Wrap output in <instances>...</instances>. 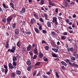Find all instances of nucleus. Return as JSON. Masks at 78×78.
Wrapping results in <instances>:
<instances>
[{"label": "nucleus", "instance_id": "obj_1", "mask_svg": "<svg viewBox=\"0 0 78 78\" xmlns=\"http://www.w3.org/2000/svg\"><path fill=\"white\" fill-rule=\"evenodd\" d=\"M32 47L33 48L35 47L34 50V54L37 55H39V52L38 51H37V44H33L32 45Z\"/></svg>", "mask_w": 78, "mask_h": 78}, {"label": "nucleus", "instance_id": "obj_2", "mask_svg": "<svg viewBox=\"0 0 78 78\" xmlns=\"http://www.w3.org/2000/svg\"><path fill=\"white\" fill-rule=\"evenodd\" d=\"M12 17L11 16H9L6 19L7 22V23L9 24L11 22V21L12 20Z\"/></svg>", "mask_w": 78, "mask_h": 78}, {"label": "nucleus", "instance_id": "obj_3", "mask_svg": "<svg viewBox=\"0 0 78 78\" xmlns=\"http://www.w3.org/2000/svg\"><path fill=\"white\" fill-rule=\"evenodd\" d=\"M43 56H44V54L42 53L41 51H40L38 55V56L39 57V58H40V59H42Z\"/></svg>", "mask_w": 78, "mask_h": 78}, {"label": "nucleus", "instance_id": "obj_4", "mask_svg": "<svg viewBox=\"0 0 78 78\" xmlns=\"http://www.w3.org/2000/svg\"><path fill=\"white\" fill-rule=\"evenodd\" d=\"M9 67L10 69H15V67L12 65L11 63H9L8 64Z\"/></svg>", "mask_w": 78, "mask_h": 78}, {"label": "nucleus", "instance_id": "obj_5", "mask_svg": "<svg viewBox=\"0 0 78 78\" xmlns=\"http://www.w3.org/2000/svg\"><path fill=\"white\" fill-rule=\"evenodd\" d=\"M16 50V48H15V46H13L12 47V48L11 49L10 51L12 53H14L15 52V51Z\"/></svg>", "mask_w": 78, "mask_h": 78}, {"label": "nucleus", "instance_id": "obj_6", "mask_svg": "<svg viewBox=\"0 0 78 78\" xmlns=\"http://www.w3.org/2000/svg\"><path fill=\"white\" fill-rule=\"evenodd\" d=\"M19 33H20V31H19V30L17 29H15V34H16V35H18V34H19Z\"/></svg>", "mask_w": 78, "mask_h": 78}, {"label": "nucleus", "instance_id": "obj_7", "mask_svg": "<svg viewBox=\"0 0 78 78\" xmlns=\"http://www.w3.org/2000/svg\"><path fill=\"white\" fill-rule=\"evenodd\" d=\"M27 50L28 51H30V50H31V45L30 44H29L27 48Z\"/></svg>", "mask_w": 78, "mask_h": 78}, {"label": "nucleus", "instance_id": "obj_8", "mask_svg": "<svg viewBox=\"0 0 78 78\" xmlns=\"http://www.w3.org/2000/svg\"><path fill=\"white\" fill-rule=\"evenodd\" d=\"M36 22V20L34 18L31 19V20L30 21V23L31 24H33L34 22Z\"/></svg>", "mask_w": 78, "mask_h": 78}, {"label": "nucleus", "instance_id": "obj_9", "mask_svg": "<svg viewBox=\"0 0 78 78\" xmlns=\"http://www.w3.org/2000/svg\"><path fill=\"white\" fill-rule=\"evenodd\" d=\"M49 1V5H51V6H55V4L54 3H53V2L51 1V0H48Z\"/></svg>", "mask_w": 78, "mask_h": 78}, {"label": "nucleus", "instance_id": "obj_10", "mask_svg": "<svg viewBox=\"0 0 78 78\" xmlns=\"http://www.w3.org/2000/svg\"><path fill=\"white\" fill-rule=\"evenodd\" d=\"M2 6H3V8H5V9H8V8H9V7H8V5L6 6V5H5V3L3 4Z\"/></svg>", "mask_w": 78, "mask_h": 78}, {"label": "nucleus", "instance_id": "obj_11", "mask_svg": "<svg viewBox=\"0 0 78 78\" xmlns=\"http://www.w3.org/2000/svg\"><path fill=\"white\" fill-rule=\"evenodd\" d=\"M34 30L35 31L36 33H37V34L39 33V29L37 28H34Z\"/></svg>", "mask_w": 78, "mask_h": 78}, {"label": "nucleus", "instance_id": "obj_12", "mask_svg": "<svg viewBox=\"0 0 78 78\" xmlns=\"http://www.w3.org/2000/svg\"><path fill=\"white\" fill-rule=\"evenodd\" d=\"M67 37L66 36H62L61 37V40L64 41L66 39Z\"/></svg>", "mask_w": 78, "mask_h": 78}, {"label": "nucleus", "instance_id": "obj_13", "mask_svg": "<svg viewBox=\"0 0 78 78\" xmlns=\"http://www.w3.org/2000/svg\"><path fill=\"white\" fill-rule=\"evenodd\" d=\"M53 19V20L52 21V22L53 23H55V21H57V18L55 17H54L52 18Z\"/></svg>", "mask_w": 78, "mask_h": 78}, {"label": "nucleus", "instance_id": "obj_14", "mask_svg": "<svg viewBox=\"0 0 78 78\" xmlns=\"http://www.w3.org/2000/svg\"><path fill=\"white\" fill-rule=\"evenodd\" d=\"M61 63L62 64V65L63 66H67V63L65 62L64 61H61Z\"/></svg>", "mask_w": 78, "mask_h": 78}, {"label": "nucleus", "instance_id": "obj_15", "mask_svg": "<svg viewBox=\"0 0 78 78\" xmlns=\"http://www.w3.org/2000/svg\"><path fill=\"white\" fill-rule=\"evenodd\" d=\"M52 57H54V58H57L58 57V55H57L56 54V53H52Z\"/></svg>", "mask_w": 78, "mask_h": 78}, {"label": "nucleus", "instance_id": "obj_16", "mask_svg": "<svg viewBox=\"0 0 78 78\" xmlns=\"http://www.w3.org/2000/svg\"><path fill=\"white\" fill-rule=\"evenodd\" d=\"M67 50L69 51H71L72 52H73V48H67Z\"/></svg>", "mask_w": 78, "mask_h": 78}, {"label": "nucleus", "instance_id": "obj_17", "mask_svg": "<svg viewBox=\"0 0 78 78\" xmlns=\"http://www.w3.org/2000/svg\"><path fill=\"white\" fill-rule=\"evenodd\" d=\"M43 59L44 60L45 62H47V61H48V58L44 56L43 57Z\"/></svg>", "mask_w": 78, "mask_h": 78}, {"label": "nucleus", "instance_id": "obj_18", "mask_svg": "<svg viewBox=\"0 0 78 78\" xmlns=\"http://www.w3.org/2000/svg\"><path fill=\"white\" fill-rule=\"evenodd\" d=\"M65 7H67L68 6V2H65L63 3Z\"/></svg>", "mask_w": 78, "mask_h": 78}, {"label": "nucleus", "instance_id": "obj_19", "mask_svg": "<svg viewBox=\"0 0 78 78\" xmlns=\"http://www.w3.org/2000/svg\"><path fill=\"white\" fill-rule=\"evenodd\" d=\"M47 24L48 26V27H51V23L49 21H48L47 22Z\"/></svg>", "mask_w": 78, "mask_h": 78}, {"label": "nucleus", "instance_id": "obj_20", "mask_svg": "<svg viewBox=\"0 0 78 78\" xmlns=\"http://www.w3.org/2000/svg\"><path fill=\"white\" fill-rule=\"evenodd\" d=\"M16 26V23H15L12 24V27L13 29H15Z\"/></svg>", "mask_w": 78, "mask_h": 78}, {"label": "nucleus", "instance_id": "obj_21", "mask_svg": "<svg viewBox=\"0 0 78 78\" xmlns=\"http://www.w3.org/2000/svg\"><path fill=\"white\" fill-rule=\"evenodd\" d=\"M20 73H21V71H20L17 70L16 71V75H20Z\"/></svg>", "mask_w": 78, "mask_h": 78}, {"label": "nucleus", "instance_id": "obj_22", "mask_svg": "<svg viewBox=\"0 0 78 78\" xmlns=\"http://www.w3.org/2000/svg\"><path fill=\"white\" fill-rule=\"evenodd\" d=\"M13 61L15 62L16 61H17V57H16V56H14L13 57V59H12Z\"/></svg>", "mask_w": 78, "mask_h": 78}, {"label": "nucleus", "instance_id": "obj_23", "mask_svg": "<svg viewBox=\"0 0 78 78\" xmlns=\"http://www.w3.org/2000/svg\"><path fill=\"white\" fill-rule=\"evenodd\" d=\"M31 62L30 61V60H29L27 62V64L28 66H31Z\"/></svg>", "mask_w": 78, "mask_h": 78}, {"label": "nucleus", "instance_id": "obj_24", "mask_svg": "<svg viewBox=\"0 0 78 78\" xmlns=\"http://www.w3.org/2000/svg\"><path fill=\"white\" fill-rule=\"evenodd\" d=\"M21 42L20 40L17 42V45L18 47H20V45H21Z\"/></svg>", "mask_w": 78, "mask_h": 78}, {"label": "nucleus", "instance_id": "obj_25", "mask_svg": "<svg viewBox=\"0 0 78 78\" xmlns=\"http://www.w3.org/2000/svg\"><path fill=\"white\" fill-rule=\"evenodd\" d=\"M51 34L52 36H55L56 35V33L54 32H51Z\"/></svg>", "mask_w": 78, "mask_h": 78}, {"label": "nucleus", "instance_id": "obj_26", "mask_svg": "<svg viewBox=\"0 0 78 78\" xmlns=\"http://www.w3.org/2000/svg\"><path fill=\"white\" fill-rule=\"evenodd\" d=\"M52 50H53V51H55L56 53H57V52L58 51V49H55V48H52Z\"/></svg>", "mask_w": 78, "mask_h": 78}, {"label": "nucleus", "instance_id": "obj_27", "mask_svg": "<svg viewBox=\"0 0 78 78\" xmlns=\"http://www.w3.org/2000/svg\"><path fill=\"white\" fill-rule=\"evenodd\" d=\"M73 55L76 57V58H78V54H76L75 53H74Z\"/></svg>", "mask_w": 78, "mask_h": 78}, {"label": "nucleus", "instance_id": "obj_28", "mask_svg": "<svg viewBox=\"0 0 78 78\" xmlns=\"http://www.w3.org/2000/svg\"><path fill=\"white\" fill-rule=\"evenodd\" d=\"M69 65H70V66L71 67H74L75 63H73V64H72L71 62H70V63H69Z\"/></svg>", "mask_w": 78, "mask_h": 78}, {"label": "nucleus", "instance_id": "obj_29", "mask_svg": "<svg viewBox=\"0 0 78 78\" xmlns=\"http://www.w3.org/2000/svg\"><path fill=\"white\" fill-rule=\"evenodd\" d=\"M13 66L15 67V69H16V66H17V63H16V62H13Z\"/></svg>", "mask_w": 78, "mask_h": 78}, {"label": "nucleus", "instance_id": "obj_30", "mask_svg": "<svg viewBox=\"0 0 78 78\" xmlns=\"http://www.w3.org/2000/svg\"><path fill=\"white\" fill-rule=\"evenodd\" d=\"M33 15L35 18H36L37 19H39V17L37 15L34 14H33Z\"/></svg>", "mask_w": 78, "mask_h": 78}, {"label": "nucleus", "instance_id": "obj_31", "mask_svg": "<svg viewBox=\"0 0 78 78\" xmlns=\"http://www.w3.org/2000/svg\"><path fill=\"white\" fill-rule=\"evenodd\" d=\"M71 59L72 60V61H75L76 60V59L75 58L72 56H71Z\"/></svg>", "mask_w": 78, "mask_h": 78}, {"label": "nucleus", "instance_id": "obj_32", "mask_svg": "<svg viewBox=\"0 0 78 78\" xmlns=\"http://www.w3.org/2000/svg\"><path fill=\"white\" fill-rule=\"evenodd\" d=\"M21 11L23 12V13H24V12L26 11L25 8V7H23Z\"/></svg>", "mask_w": 78, "mask_h": 78}, {"label": "nucleus", "instance_id": "obj_33", "mask_svg": "<svg viewBox=\"0 0 78 78\" xmlns=\"http://www.w3.org/2000/svg\"><path fill=\"white\" fill-rule=\"evenodd\" d=\"M25 33L26 34H28V35H30L31 34V32L30 31H29V32L28 31H25Z\"/></svg>", "mask_w": 78, "mask_h": 78}, {"label": "nucleus", "instance_id": "obj_34", "mask_svg": "<svg viewBox=\"0 0 78 78\" xmlns=\"http://www.w3.org/2000/svg\"><path fill=\"white\" fill-rule=\"evenodd\" d=\"M44 0H41L40 1V3L41 4V5H42L44 4Z\"/></svg>", "mask_w": 78, "mask_h": 78}, {"label": "nucleus", "instance_id": "obj_35", "mask_svg": "<svg viewBox=\"0 0 78 78\" xmlns=\"http://www.w3.org/2000/svg\"><path fill=\"white\" fill-rule=\"evenodd\" d=\"M40 64L41 62H38L35 64V66H39V65H40Z\"/></svg>", "mask_w": 78, "mask_h": 78}, {"label": "nucleus", "instance_id": "obj_36", "mask_svg": "<svg viewBox=\"0 0 78 78\" xmlns=\"http://www.w3.org/2000/svg\"><path fill=\"white\" fill-rule=\"evenodd\" d=\"M44 48L46 50H48L49 49V47L48 46H46Z\"/></svg>", "mask_w": 78, "mask_h": 78}, {"label": "nucleus", "instance_id": "obj_37", "mask_svg": "<svg viewBox=\"0 0 78 78\" xmlns=\"http://www.w3.org/2000/svg\"><path fill=\"white\" fill-rule=\"evenodd\" d=\"M31 68L30 67V66H29L27 67V69L28 71H31Z\"/></svg>", "mask_w": 78, "mask_h": 78}, {"label": "nucleus", "instance_id": "obj_38", "mask_svg": "<svg viewBox=\"0 0 78 78\" xmlns=\"http://www.w3.org/2000/svg\"><path fill=\"white\" fill-rule=\"evenodd\" d=\"M6 19L5 18H4L2 19V22H3L6 23Z\"/></svg>", "mask_w": 78, "mask_h": 78}, {"label": "nucleus", "instance_id": "obj_39", "mask_svg": "<svg viewBox=\"0 0 78 78\" xmlns=\"http://www.w3.org/2000/svg\"><path fill=\"white\" fill-rule=\"evenodd\" d=\"M56 13H57V14H58V12L59 11V9H58V8H56L55 11Z\"/></svg>", "mask_w": 78, "mask_h": 78}, {"label": "nucleus", "instance_id": "obj_40", "mask_svg": "<svg viewBox=\"0 0 78 78\" xmlns=\"http://www.w3.org/2000/svg\"><path fill=\"white\" fill-rule=\"evenodd\" d=\"M5 47L6 48H9V43H7L6 44Z\"/></svg>", "mask_w": 78, "mask_h": 78}, {"label": "nucleus", "instance_id": "obj_41", "mask_svg": "<svg viewBox=\"0 0 78 78\" xmlns=\"http://www.w3.org/2000/svg\"><path fill=\"white\" fill-rule=\"evenodd\" d=\"M11 76L12 77H15L16 75H15V73H11Z\"/></svg>", "mask_w": 78, "mask_h": 78}, {"label": "nucleus", "instance_id": "obj_42", "mask_svg": "<svg viewBox=\"0 0 78 78\" xmlns=\"http://www.w3.org/2000/svg\"><path fill=\"white\" fill-rule=\"evenodd\" d=\"M36 73H37V71H36V70H35L33 73V76H34V75H36Z\"/></svg>", "mask_w": 78, "mask_h": 78}, {"label": "nucleus", "instance_id": "obj_43", "mask_svg": "<svg viewBox=\"0 0 78 78\" xmlns=\"http://www.w3.org/2000/svg\"><path fill=\"white\" fill-rule=\"evenodd\" d=\"M5 74H6L8 73V69H5Z\"/></svg>", "mask_w": 78, "mask_h": 78}, {"label": "nucleus", "instance_id": "obj_44", "mask_svg": "<svg viewBox=\"0 0 78 78\" xmlns=\"http://www.w3.org/2000/svg\"><path fill=\"white\" fill-rule=\"evenodd\" d=\"M10 5L12 8H14V5L13 4V3L11 2L10 3Z\"/></svg>", "mask_w": 78, "mask_h": 78}, {"label": "nucleus", "instance_id": "obj_45", "mask_svg": "<svg viewBox=\"0 0 78 78\" xmlns=\"http://www.w3.org/2000/svg\"><path fill=\"white\" fill-rule=\"evenodd\" d=\"M42 76L43 78H48L47 76H45V75L44 74H43V75H42Z\"/></svg>", "mask_w": 78, "mask_h": 78}, {"label": "nucleus", "instance_id": "obj_46", "mask_svg": "<svg viewBox=\"0 0 78 78\" xmlns=\"http://www.w3.org/2000/svg\"><path fill=\"white\" fill-rule=\"evenodd\" d=\"M36 58H37V55H34V57H33V59H36Z\"/></svg>", "mask_w": 78, "mask_h": 78}, {"label": "nucleus", "instance_id": "obj_47", "mask_svg": "<svg viewBox=\"0 0 78 78\" xmlns=\"http://www.w3.org/2000/svg\"><path fill=\"white\" fill-rule=\"evenodd\" d=\"M66 62H68V63H70V60H69V59H66Z\"/></svg>", "mask_w": 78, "mask_h": 78}, {"label": "nucleus", "instance_id": "obj_48", "mask_svg": "<svg viewBox=\"0 0 78 78\" xmlns=\"http://www.w3.org/2000/svg\"><path fill=\"white\" fill-rule=\"evenodd\" d=\"M20 15H23V12L21 10L20 12Z\"/></svg>", "mask_w": 78, "mask_h": 78}, {"label": "nucleus", "instance_id": "obj_49", "mask_svg": "<svg viewBox=\"0 0 78 78\" xmlns=\"http://www.w3.org/2000/svg\"><path fill=\"white\" fill-rule=\"evenodd\" d=\"M55 75H56V76H57V78H59V75H58V73L56 72L55 73Z\"/></svg>", "mask_w": 78, "mask_h": 78}, {"label": "nucleus", "instance_id": "obj_50", "mask_svg": "<svg viewBox=\"0 0 78 78\" xmlns=\"http://www.w3.org/2000/svg\"><path fill=\"white\" fill-rule=\"evenodd\" d=\"M7 30L8 31H9L11 30V28L9 27V26L8 27V28H7Z\"/></svg>", "mask_w": 78, "mask_h": 78}, {"label": "nucleus", "instance_id": "obj_51", "mask_svg": "<svg viewBox=\"0 0 78 78\" xmlns=\"http://www.w3.org/2000/svg\"><path fill=\"white\" fill-rule=\"evenodd\" d=\"M78 65H77V64L74 63V67H75V68H76H76H78Z\"/></svg>", "mask_w": 78, "mask_h": 78}, {"label": "nucleus", "instance_id": "obj_52", "mask_svg": "<svg viewBox=\"0 0 78 78\" xmlns=\"http://www.w3.org/2000/svg\"><path fill=\"white\" fill-rule=\"evenodd\" d=\"M42 32L43 33H47V31H46V30H43Z\"/></svg>", "mask_w": 78, "mask_h": 78}, {"label": "nucleus", "instance_id": "obj_53", "mask_svg": "<svg viewBox=\"0 0 78 78\" xmlns=\"http://www.w3.org/2000/svg\"><path fill=\"white\" fill-rule=\"evenodd\" d=\"M40 20L41 22H43V19L42 18H40Z\"/></svg>", "mask_w": 78, "mask_h": 78}, {"label": "nucleus", "instance_id": "obj_54", "mask_svg": "<svg viewBox=\"0 0 78 78\" xmlns=\"http://www.w3.org/2000/svg\"><path fill=\"white\" fill-rule=\"evenodd\" d=\"M1 70L2 72H3V73H4V72H5V69H4V68H2L1 69Z\"/></svg>", "mask_w": 78, "mask_h": 78}, {"label": "nucleus", "instance_id": "obj_55", "mask_svg": "<svg viewBox=\"0 0 78 78\" xmlns=\"http://www.w3.org/2000/svg\"><path fill=\"white\" fill-rule=\"evenodd\" d=\"M29 53H30V56H32V55H33V52H32V51H30L29 52Z\"/></svg>", "mask_w": 78, "mask_h": 78}, {"label": "nucleus", "instance_id": "obj_56", "mask_svg": "<svg viewBox=\"0 0 78 78\" xmlns=\"http://www.w3.org/2000/svg\"><path fill=\"white\" fill-rule=\"evenodd\" d=\"M54 22V23H55V25H57L58 24V22H57V20L55 21Z\"/></svg>", "mask_w": 78, "mask_h": 78}, {"label": "nucleus", "instance_id": "obj_57", "mask_svg": "<svg viewBox=\"0 0 78 78\" xmlns=\"http://www.w3.org/2000/svg\"><path fill=\"white\" fill-rule=\"evenodd\" d=\"M3 66L5 69H8V67L6 65H4Z\"/></svg>", "mask_w": 78, "mask_h": 78}, {"label": "nucleus", "instance_id": "obj_58", "mask_svg": "<svg viewBox=\"0 0 78 78\" xmlns=\"http://www.w3.org/2000/svg\"><path fill=\"white\" fill-rule=\"evenodd\" d=\"M6 36H9V32H7L6 33Z\"/></svg>", "mask_w": 78, "mask_h": 78}, {"label": "nucleus", "instance_id": "obj_59", "mask_svg": "<svg viewBox=\"0 0 78 78\" xmlns=\"http://www.w3.org/2000/svg\"><path fill=\"white\" fill-rule=\"evenodd\" d=\"M61 68L63 70H65V67H64V66H62Z\"/></svg>", "mask_w": 78, "mask_h": 78}, {"label": "nucleus", "instance_id": "obj_60", "mask_svg": "<svg viewBox=\"0 0 78 78\" xmlns=\"http://www.w3.org/2000/svg\"><path fill=\"white\" fill-rule=\"evenodd\" d=\"M41 74V72H39L37 74V76H39V75Z\"/></svg>", "mask_w": 78, "mask_h": 78}, {"label": "nucleus", "instance_id": "obj_61", "mask_svg": "<svg viewBox=\"0 0 78 78\" xmlns=\"http://www.w3.org/2000/svg\"><path fill=\"white\" fill-rule=\"evenodd\" d=\"M44 8L46 11H48V8L45 7Z\"/></svg>", "mask_w": 78, "mask_h": 78}, {"label": "nucleus", "instance_id": "obj_62", "mask_svg": "<svg viewBox=\"0 0 78 78\" xmlns=\"http://www.w3.org/2000/svg\"><path fill=\"white\" fill-rule=\"evenodd\" d=\"M75 2H71V5H75Z\"/></svg>", "mask_w": 78, "mask_h": 78}, {"label": "nucleus", "instance_id": "obj_63", "mask_svg": "<svg viewBox=\"0 0 78 78\" xmlns=\"http://www.w3.org/2000/svg\"><path fill=\"white\" fill-rule=\"evenodd\" d=\"M73 18H75V17H76V14H74L73 15Z\"/></svg>", "mask_w": 78, "mask_h": 78}, {"label": "nucleus", "instance_id": "obj_64", "mask_svg": "<svg viewBox=\"0 0 78 78\" xmlns=\"http://www.w3.org/2000/svg\"><path fill=\"white\" fill-rule=\"evenodd\" d=\"M66 48H67H67H68L69 47V45H68L67 44H66Z\"/></svg>", "mask_w": 78, "mask_h": 78}]
</instances>
